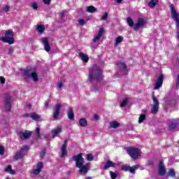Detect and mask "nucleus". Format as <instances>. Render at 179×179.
Segmentation results:
<instances>
[{
    "label": "nucleus",
    "mask_w": 179,
    "mask_h": 179,
    "mask_svg": "<svg viewBox=\"0 0 179 179\" xmlns=\"http://www.w3.org/2000/svg\"><path fill=\"white\" fill-rule=\"evenodd\" d=\"M5 153V150L2 147V145H0V155H3Z\"/></svg>",
    "instance_id": "nucleus-48"
},
{
    "label": "nucleus",
    "mask_w": 179,
    "mask_h": 179,
    "mask_svg": "<svg viewBox=\"0 0 179 179\" xmlns=\"http://www.w3.org/2000/svg\"><path fill=\"white\" fill-rule=\"evenodd\" d=\"M44 155H45V149L42 150V151L41 152V157H43V156H44Z\"/></svg>",
    "instance_id": "nucleus-51"
},
{
    "label": "nucleus",
    "mask_w": 179,
    "mask_h": 179,
    "mask_svg": "<svg viewBox=\"0 0 179 179\" xmlns=\"http://www.w3.org/2000/svg\"><path fill=\"white\" fill-rule=\"evenodd\" d=\"M146 120V115L141 114L138 117V124H142Z\"/></svg>",
    "instance_id": "nucleus-33"
},
{
    "label": "nucleus",
    "mask_w": 179,
    "mask_h": 179,
    "mask_svg": "<svg viewBox=\"0 0 179 179\" xmlns=\"http://www.w3.org/2000/svg\"><path fill=\"white\" fill-rule=\"evenodd\" d=\"M94 119L96 120V121H99V120H100V116H99L98 115H94Z\"/></svg>",
    "instance_id": "nucleus-50"
},
{
    "label": "nucleus",
    "mask_w": 179,
    "mask_h": 179,
    "mask_svg": "<svg viewBox=\"0 0 179 179\" xmlns=\"http://www.w3.org/2000/svg\"><path fill=\"white\" fill-rule=\"evenodd\" d=\"M153 106L151 108L152 114H157L159 111V101L155 96H152Z\"/></svg>",
    "instance_id": "nucleus-7"
},
{
    "label": "nucleus",
    "mask_w": 179,
    "mask_h": 179,
    "mask_svg": "<svg viewBox=\"0 0 179 179\" xmlns=\"http://www.w3.org/2000/svg\"><path fill=\"white\" fill-rule=\"evenodd\" d=\"M23 76L25 78H31L34 82H38V75L34 68L28 67L23 70Z\"/></svg>",
    "instance_id": "nucleus-3"
},
{
    "label": "nucleus",
    "mask_w": 179,
    "mask_h": 179,
    "mask_svg": "<svg viewBox=\"0 0 179 179\" xmlns=\"http://www.w3.org/2000/svg\"><path fill=\"white\" fill-rule=\"evenodd\" d=\"M41 169H43V162H38L37 164V168L34 170V174L35 176H38V173H41Z\"/></svg>",
    "instance_id": "nucleus-20"
},
{
    "label": "nucleus",
    "mask_w": 179,
    "mask_h": 179,
    "mask_svg": "<svg viewBox=\"0 0 179 179\" xmlns=\"http://www.w3.org/2000/svg\"><path fill=\"white\" fill-rule=\"evenodd\" d=\"M117 3H121L122 0H115Z\"/></svg>",
    "instance_id": "nucleus-54"
},
{
    "label": "nucleus",
    "mask_w": 179,
    "mask_h": 179,
    "mask_svg": "<svg viewBox=\"0 0 179 179\" xmlns=\"http://www.w3.org/2000/svg\"><path fill=\"white\" fill-rule=\"evenodd\" d=\"M127 23L130 27L134 26V20L131 17L127 19Z\"/></svg>",
    "instance_id": "nucleus-34"
},
{
    "label": "nucleus",
    "mask_w": 179,
    "mask_h": 179,
    "mask_svg": "<svg viewBox=\"0 0 179 179\" xmlns=\"http://www.w3.org/2000/svg\"><path fill=\"white\" fill-rule=\"evenodd\" d=\"M13 34V31L11 29L6 31L5 36L1 38V41H3V43H7L8 44H13V43H15Z\"/></svg>",
    "instance_id": "nucleus-4"
},
{
    "label": "nucleus",
    "mask_w": 179,
    "mask_h": 179,
    "mask_svg": "<svg viewBox=\"0 0 179 179\" xmlns=\"http://www.w3.org/2000/svg\"><path fill=\"white\" fill-rule=\"evenodd\" d=\"M107 17H108V13H104L103 14L102 17L101 18V20H107Z\"/></svg>",
    "instance_id": "nucleus-39"
},
{
    "label": "nucleus",
    "mask_w": 179,
    "mask_h": 179,
    "mask_svg": "<svg viewBox=\"0 0 179 179\" xmlns=\"http://www.w3.org/2000/svg\"><path fill=\"white\" fill-rule=\"evenodd\" d=\"M103 78V70L99 66L94 64L90 70V82H96Z\"/></svg>",
    "instance_id": "nucleus-2"
},
{
    "label": "nucleus",
    "mask_w": 179,
    "mask_h": 179,
    "mask_svg": "<svg viewBox=\"0 0 179 179\" xmlns=\"http://www.w3.org/2000/svg\"><path fill=\"white\" fill-rule=\"evenodd\" d=\"M36 134L38 138H40V136H41V134H40V128L38 127L36 128Z\"/></svg>",
    "instance_id": "nucleus-42"
},
{
    "label": "nucleus",
    "mask_w": 179,
    "mask_h": 179,
    "mask_svg": "<svg viewBox=\"0 0 179 179\" xmlns=\"http://www.w3.org/2000/svg\"><path fill=\"white\" fill-rule=\"evenodd\" d=\"M5 171H6L7 173H9L10 174H15V171L12 169V166H8L6 169Z\"/></svg>",
    "instance_id": "nucleus-32"
},
{
    "label": "nucleus",
    "mask_w": 179,
    "mask_h": 179,
    "mask_svg": "<svg viewBox=\"0 0 179 179\" xmlns=\"http://www.w3.org/2000/svg\"><path fill=\"white\" fill-rule=\"evenodd\" d=\"M66 146H68V140H65L64 144L61 148V157H65L68 155V150H66Z\"/></svg>",
    "instance_id": "nucleus-14"
},
{
    "label": "nucleus",
    "mask_w": 179,
    "mask_h": 179,
    "mask_svg": "<svg viewBox=\"0 0 179 179\" xmlns=\"http://www.w3.org/2000/svg\"><path fill=\"white\" fill-rule=\"evenodd\" d=\"M103 33H104V29L100 28L98 33L95 34V36L93 38L94 43H97V41H99V40H100V38L103 36Z\"/></svg>",
    "instance_id": "nucleus-15"
},
{
    "label": "nucleus",
    "mask_w": 179,
    "mask_h": 179,
    "mask_svg": "<svg viewBox=\"0 0 179 179\" xmlns=\"http://www.w3.org/2000/svg\"><path fill=\"white\" fill-rule=\"evenodd\" d=\"M24 117H30V115L29 113H26L24 115Z\"/></svg>",
    "instance_id": "nucleus-55"
},
{
    "label": "nucleus",
    "mask_w": 179,
    "mask_h": 179,
    "mask_svg": "<svg viewBox=\"0 0 179 179\" xmlns=\"http://www.w3.org/2000/svg\"><path fill=\"white\" fill-rule=\"evenodd\" d=\"M86 10L89 13H94V12H96V8L93 6H90L86 8Z\"/></svg>",
    "instance_id": "nucleus-30"
},
{
    "label": "nucleus",
    "mask_w": 179,
    "mask_h": 179,
    "mask_svg": "<svg viewBox=\"0 0 179 179\" xmlns=\"http://www.w3.org/2000/svg\"><path fill=\"white\" fill-rule=\"evenodd\" d=\"M109 128H113V129H117L118 127H120V122L117 121H112L109 123Z\"/></svg>",
    "instance_id": "nucleus-26"
},
{
    "label": "nucleus",
    "mask_w": 179,
    "mask_h": 179,
    "mask_svg": "<svg viewBox=\"0 0 179 179\" xmlns=\"http://www.w3.org/2000/svg\"><path fill=\"white\" fill-rule=\"evenodd\" d=\"M79 58H80L83 62H89V57L87 55H85L83 52H80L78 54Z\"/></svg>",
    "instance_id": "nucleus-22"
},
{
    "label": "nucleus",
    "mask_w": 179,
    "mask_h": 179,
    "mask_svg": "<svg viewBox=\"0 0 179 179\" xmlns=\"http://www.w3.org/2000/svg\"><path fill=\"white\" fill-rule=\"evenodd\" d=\"M13 51H14V49L12 48H9L8 49V54H13Z\"/></svg>",
    "instance_id": "nucleus-49"
},
{
    "label": "nucleus",
    "mask_w": 179,
    "mask_h": 179,
    "mask_svg": "<svg viewBox=\"0 0 179 179\" xmlns=\"http://www.w3.org/2000/svg\"><path fill=\"white\" fill-rule=\"evenodd\" d=\"M146 23V21L143 18H138L137 22L134 26V30H139L141 27H143Z\"/></svg>",
    "instance_id": "nucleus-13"
},
{
    "label": "nucleus",
    "mask_w": 179,
    "mask_h": 179,
    "mask_svg": "<svg viewBox=\"0 0 179 179\" xmlns=\"http://www.w3.org/2000/svg\"><path fill=\"white\" fill-rule=\"evenodd\" d=\"M62 105L61 103H57L55 107V110L53 111V118L55 120H58V117H59V112L61 111V108Z\"/></svg>",
    "instance_id": "nucleus-12"
},
{
    "label": "nucleus",
    "mask_w": 179,
    "mask_h": 179,
    "mask_svg": "<svg viewBox=\"0 0 179 179\" xmlns=\"http://www.w3.org/2000/svg\"><path fill=\"white\" fill-rule=\"evenodd\" d=\"M139 168V165H134L132 167L128 166V165H124L122 166V170L124 171H130L132 174H135V171L138 170Z\"/></svg>",
    "instance_id": "nucleus-9"
},
{
    "label": "nucleus",
    "mask_w": 179,
    "mask_h": 179,
    "mask_svg": "<svg viewBox=\"0 0 179 179\" xmlns=\"http://www.w3.org/2000/svg\"><path fill=\"white\" fill-rule=\"evenodd\" d=\"M86 159H87V162H92L93 160V159H94V157H93V155L87 154L86 155Z\"/></svg>",
    "instance_id": "nucleus-36"
},
{
    "label": "nucleus",
    "mask_w": 179,
    "mask_h": 179,
    "mask_svg": "<svg viewBox=\"0 0 179 179\" xmlns=\"http://www.w3.org/2000/svg\"><path fill=\"white\" fill-rule=\"evenodd\" d=\"M64 86V83H62V82H59L57 83V87L59 90H61V89H62V87Z\"/></svg>",
    "instance_id": "nucleus-44"
},
{
    "label": "nucleus",
    "mask_w": 179,
    "mask_h": 179,
    "mask_svg": "<svg viewBox=\"0 0 179 179\" xmlns=\"http://www.w3.org/2000/svg\"><path fill=\"white\" fill-rule=\"evenodd\" d=\"M51 1L52 0H43V2L45 5H48V6L51 5Z\"/></svg>",
    "instance_id": "nucleus-43"
},
{
    "label": "nucleus",
    "mask_w": 179,
    "mask_h": 179,
    "mask_svg": "<svg viewBox=\"0 0 179 179\" xmlns=\"http://www.w3.org/2000/svg\"><path fill=\"white\" fill-rule=\"evenodd\" d=\"M30 117L34 120V121H38L40 120V115L33 113L30 115Z\"/></svg>",
    "instance_id": "nucleus-31"
},
{
    "label": "nucleus",
    "mask_w": 179,
    "mask_h": 179,
    "mask_svg": "<svg viewBox=\"0 0 179 179\" xmlns=\"http://www.w3.org/2000/svg\"><path fill=\"white\" fill-rule=\"evenodd\" d=\"M0 83H1V85H5V78L0 77Z\"/></svg>",
    "instance_id": "nucleus-47"
},
{
    "label": "nucleus",
    "mask_w": 179,
    "mask_h": 179,
    "mask_svg": "<svg viewBox=\"0 0 179 179\" xmlns=\"http://www.w3.org/2000/svg\"><path fill=\"white\" fill-rule=\"evenodd\" d=\"M71 159L76 162V167L79 169L80 173L82 176L87 174V171L90 170V163L85 164V159L83 158L82 153L73 156Z\"/></svg>",
    "instance_id": "nucleus-1"
},
{
    "label": "nucleus",
    "mask_w": 179,
    "mask_h": 179,
    "mask_svg": "<svg viewBox=\"0 0 179 179\" xmlns=\"http://www.w3.org/2000/svg\"><path fill=\"white\" fill-rule=\"evenodd\" d=\"M45 30V27L44 26V24H38L36 26V31H38V33H40V34H43Z\"/></svg>",
    "instance_id": "nucleus-24"
},
{
    "label": "nucleus",
    "mask_w": 179,
    "mask_h": 179,
    "mask_svg": "<svg viewBox=\"0 0 179 179\" xmlns=\"http://www.w3.org/2000/svg\"><path fill=\"white\" fill-rule=\"evenodd\" d=\"M31 8L36 10L37 9V8H38V5L37 4V3H34L31 4Z\"/></svg>",
    "instance_id": "nucleus-46"
},
{
    "label": "nucleus",
    "mask_w": 179,
    "mask_h": 179,
    "mask_svg": "<svg viewBox=\"0 0 179 179\" xmlns=\"http://www.w3.org/2000/svg\"><path fill=\"white\" fill-rule=\"evenodd\" d=\"M128 104V99H124L120 104V107H125Z\"/></svg>",
    "instance_id": "nucleus-37"
},
{
    "label": "nucleus",
    "mask_w": 179,
    "mask_h": 179,
    "mask_svg": "<svg viewBox=\"0 0 179 179\" xmlns=\"http://www.w3.org/2000/svg\"><path fill=\"white\" fill-rule=\"evenodd\" d=\"M164 79V76L163 74H160L157 78V81L155 85V90H157V89H160V87L163 85V80Z\"/></svg>",
    "instance_id": "nucleus-11"
},
{
    "label": "nucleus",
    "mask_w": 179,
    "mask_h": 179,
    "mask_svg": "<svg viewBox=\"0 0 179 179\" xmlns=\"http://www.w3.org/2000/svg\"><path fill=\"white\" fill-rule=\"evenodd\" d=\"M169 176L171 177H174L176 176V172L174 171V169H171L169 172Z\"/></svg>",
    "instance_id": "nucleus-41"
},
{
    "label": "nucleus",
    "mask_w": 179,
    "mask_h": 179,
    "mask_svg": "<svg viewBox=\"0 0 179 179\" xmlns=\"http://www.w3.org/2000/svg\"><path fill=\"white\" fill-rule=\"evenodd\" d=\"M123 41H124V37L117 36L115 41V47H117L118 44H121V43H122Z\"/></svg>",
    "instance_id": "nucleus-28"
},
{
    "label": "nucleus",
    "mask_w": 179,
    "mask_h": 179,
    "mask_svg": "<svg viewBox=\"0 0 179 179\" xmlns=\"http://www.w3.org/2000/svg\"><path fill=\"white\" fill-rule=\"evenodd\" d=\"M5 110L7 113L10 111V96H6L5 99Z\"/></svg>",
    "instance_id": "nucleus-18"
},
{
    "label": "nucleus",
    "mask_w": 179,
    "mask_h": 179,
    "mask_svg": "<svg viewBox=\"0 0 179 179\" xmlns=\"http://www.w3.org/2000/svg\"><path fill=\"white\" fill-rule=\"evenodd\" d=\"M16 1H19V0H16Z\"/></svg>",
    "instance_id": "nucleus-57"
},
{
    "label": "nucleus",
    "mask_w": 179,
    "mask_h": 179,
    "mask_svg": "<svg viewBox=\"0 0 179 179\" xmlns=\"http://www.w3.org/2000/svg\"><path fill=\"white\" fill-rule=\"evenodd\" d=\"M29 151V146L25 145L22 148L20 149V151L17 152L13 157L14 160H20L24 157L26 153Z\"/></svg>",
    "instance_id": "nucleus-5"
},
{
    "label": "nucleus",
    "mask_w": 179,
    "mask_h": 179,
    "mask_svg": "<svg viewBox=\"0 0 179 179\" xmlns=\"http://www.w3.org/2000/svg\"><path fill=\"white\" fill-rule=\"evenodd\" d=\"M110 176L111 179H116L118 177V174L113 171H110Z\"/></svg>",
    "instance_id": "nucleus-35"
},
{
    "label": "nucleus",
    "mask_w": 179,
    "mask_h": 179,
    "mask_svg": "<svg viewBox=\"0 0 179 179\" xmlns=\"http://www.w3.org/2000/svg\"><path fill=\"white\" fill-rule=\"evenodd\" d=\"M68 118L69 120H71V121L75 120V114H73V109H72V108L69 109Z\"/></svg>",
    "instance_id": "nucleus-23"
},
{
    "label": "nucleus",
    "mask_w": 179,
    "mask_h": 179,
    "mask_svg": "<svg viewBox=\"0 0 179 179\" xmlns=\"http://www.w3.org/2000/svg\"><path fill=\"white\" fill-rule=\"evenodd\" d=\"M10 7H9V6H3L1 8L2 12H8V10H10Z\"/></svg>",
    "instance_id": "nucleus-38"
},
{
    "label": "nucleus",
    "mask_w": 179,
    "mask_h": 179,
    "mask_svg": "<svg viewBox=\"0 0 179 179\" xmlns=\"http://www.w3.org/2000/svg\"><path fill=\"white\" fill-rule=\"evenodd\" d=\"M18 136L20 138V141H23V139H29L30 136H31V131H26L24 132L20 131L18 133Z\"/></svg>",
    "instance_id": "nucleus-10"
},
{
    "label": "nucleus",
    "mask_w": 179,
    "mask_h": 179,
    "mask_svg": "<svg viewBox=\"0 0 179 179\" xmlns=\"http://www.w3.org/2000/svg\"><path fill=\"white\" fill-rule=\"evenodd\" d=\"M62 131V129L61 127H57L52 130V134L53 138H55V136H58V134H61Z\"/></svg>",
    "instance_id": "nucleus-25"
},
{
    "label": "nucleus",
    "mask_w": 179,
    "mask_h": 179,
    "mask_svg": "<svg viewBox=\"0 0 179 179\" xmlns=\"http://www.w3.org/2000/svg\"><path fill=\"white\" fill-rule=\"evenodd\" d=\"M159 175L162 176H166V169H164L163 161H160L159 164Z\"/></svg>",
    "instance_id": "nucleus-16"
},
{
    "label": "nucleus",
    "mask_w": 179,
    "mask_h": 179,
    "mask_svg": "<svg viewBox=\"0 0 179 179\" xmlns=\"http://www.w3.org/2000/svg\"><path fill=\"white\" fill-rule=\"evenodd\" d=\"M177 125H179V120L176 119V120H171V123L169 125V129H176L177 128Z\"/></svg>",
    "instance_id": "nucleus-17"
},
{
    "label": "nucleus",
    "mask_w": 179,
    "mask_h": 179,
    "mask_svg": "<svg viewBox=\"0 0 179 179\" xmlns=\"http://www.w3.org/2000/svg\"><path fill=\"white\" fill-rule=\"evenodd\" d=\"M78 23L80 26H85V24H86V21L83 19H80L78 20Z\"/></svg>",
    "instance_id": "nucleus-40"
},
{
    "label": "nucleus",
    "mask_w": 179,
    "mask_h": 179,
    "mask_svg": "<svg viewBox=\"0 0 179 179\" xmlns=\"http://www.w3.org/2000/svg\"><path fill=\"white\" fill-rule=\"evenodd\" d=\"M115 163L111 162L110 160H108L103 166V170H108V169H110V167H115Z\"/></svg>",
    "instance_id": "nucleus-21"
},
{
    "label": "nucleus",
    "mask_w": 179,
    "mask_h": 179,
    "mask_svg": "<svg viewBox=\"0 0 179 179\" xmlns=\"http://www.w3.org/2000/svg\"><path fill=\"white\" fill-rule=\"evenodd\" d=\"M128 125H129V130L134 131V124H132V123L129 122V123H128Z\"/></svg>",
    "instance_id": "nucleus-45"
},
{
    "label": "nucleus",
    "mask_w": 179,
    "mask_h": 179,
    "mask_svg": "<svg viewBox=\"0 0 179 179\" xmlns=\"http://www.w3.org/2000/svg\"><path fill=\"white\" fill-rule=\"evenodd\" d=\"M79 124L80 127H83V128H85V127H87V120H86L85 118H81L78 120Z\"/></svg>",
    "instance_id": "nucleus-27"
},
{
    "label": "nucleus",
    "mask_w": 179,
    "mask_h": 179,
    "mask_svg": "<svg viewBox=\"0 0 179 179\" xmlns=\"http://www.w3.org/2000/svg\"><path fill=\"white\" fill-rule=\"evenodd\" d=\"M127 152L132 159L135 160L141 157V150L135 148H129L127 149Z\"/></svg>",
    "instance_id": "nucleus-6"
},
{
    "label": "nucleus",
    "mask_w": 179,
    "mask_h": 179,
    "mask_svg": "<svg viewBox=\"0 0 179 179\" xmlns=\"http://www.w3.org/2000/svg\"><path fill=\"white\" fill-rule=\"evenodd\" d=\"M158 2L159 0H151L148 2V6H150V8H155V6H157Z\"/></svg>",
    "instance_id": "nucleus-29"
},
{
    "label": "nucleus",
    "mask_w": 179,
    "mask_h": 179,
    "mask_svg": "<svg viewBox=\"0 0 179 179\" xmlns=\"http://www.w3.org/2000/svg\"><path fill=\"white\" fill-rule=\"evenodd\" d=\"M60 16L62 17H64V16H65V13L62 12V13H60Z\"/></svg>",
    "instance_id": "nucleus-53"
},
{
    "label": "nucleus",
    "mask_w": 179,
    "mask_h": 179,
    "mask_svg": "<svg viewBox=\"0 0 179 179\" xmlns=\"http://www.w3.org/2000/svg\"><path fill=\"white\" fill-rule=\"evenodd\" d=\"M85 179H92V178H91V177H89V178H85Z\"/></svg>",
    "instance_id": "nucleus-56"
},
{
    "label": "nucleus",
    "mask_w": 179,
    "mask_h": 179,
    "mask_svg": "<svg viewBox=\"0 0 179 179\" xmlns=\"http://www.w3.org/2000/svg\"><path fill=\"white\" fill-rule=\"evenodd\" d=\"M45 107L46 108H48V107H49V103H48V102L45 101Z\"/></svg>",
    "instance_id": "nucleus-52"
},
{
    "label": "nucleus",
    "mask_w": 179,
    "mask_h": 179,
    "mask_svg": "<svg viewBox=\"0 0 179 179\" xmlns=\"http://www.w3.org/2000/svg\"><path fill=\"white\" fill-rule=\"evenodd\" d=\"M117 66L119 69L123 72V74L125 75L127 73V65L124 62H119L117 64Z\"/></svg>",
    "instance_id": "nucleus-19"
},
{
    "label": "nucleus",
    "mask_w": 179,
    "mask_h": 179,
    "mask_svg": "<svg viewBox=\"0 0 179 179\" xmlns=\"http://www.w3.org/2000/svg\"><path fill=\"white\" fill-rule=\"evenodd\" d=\"M41 43L43 44L44 50L46 51V52H50L51 51V47L50 46V41H48V38H42L41 39Z\"/></svg>",
    "instance_id": "nucleus-8"
}]
</instances>
